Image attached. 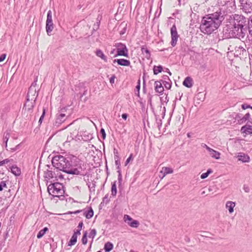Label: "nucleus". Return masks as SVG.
<instances>
[{"label":"nucleus","mask_w":252,"mask_h":252,"mask_svg":"<svg viewBox=\"0 0 252 252\" xmlns=\"http://www.w3.org/2000/svg\"><path fill=\"white\" fill-rule=\"evenodd\" d=\"M219 13L215 12L204 17L201 21V30L207 34H210L220 26L221 20Z\"/></svg>","instance_id":"1"},{"label":"nucleus","mask_w":252,"mask_h":252,"mask_svg":"<svg viewBox=\"0 0 252 252\" xmlns=\"http://www.w3.org/2000/svg\"><path fill=\"white\" fill-rule=\"evenodd\" d=\"M36 96L37 94L35 90H29L27 94V101L24 106L25 111L28 112L32 111L35 104Z\"/></svg>","instance_id":"2"},{"label":"nucleus","mask_w":252,"mask_h":252,"mask_svg":"<svg viewBox=\"0 0 252 252\" xmlns=\"http://www.w3.org/2000/svg\"><path fill=\"white\" fill-rule=\"evenodd\" d=\"M52 162L55 167L60 170L64 171L68 166V161L61 155L55 156L52 159Z\"/></svg>","instance_id":"3"},{"label":"nucleus","mask_w":252,"mask_h":252,"mask_svg":"<svg viewBox=\"0 0 252 252\" xmlns=\"http://www.w3.org/2000/svg\"><path fill=\"white\" fill-rule=\"evenodd\" d=\"M49 193L55 197H59L63 195L64 193L62 185L56 183L49 185L48 187Z\"/></svg>","instance_id":"4"},{"label":"nucleus","mask_w":252,"mask_h":252,"mask_svg":"<svg viewBox=\"0 0 252 252\" xmlns=\"http://www.w3.org/2000/svg\"><path fill=\"white\" fill-rule=\"evenodd\" d=\"M54 29V24L52 20V12L49 10L47 13V20L46 22V31L48 35H51V32Z\"/></svg>","instance_id":"5"},{"label":"nucleus","mask_w":252,"mask_h":252,"mask_svg":"<svg viewBox=\"0 0 252 252\" xmlns=\"http://www.w3.org/2000/svg\"><path fill=\"white\" fill-rule=\"evenodd\" d=\"M117 54L115 55V57L117 56H124L127 57H128V49H127L126 46L122 43L118 44L117 46Z\"/></svg>","instance_id":"6"},{"label":"nucleus","mask_w":252,"mask_h":252,"mask_svg":"<svg viewBox=\"0 0 252 252\" xmlns=\"http://www.w3.org/2000/svg\"><path fill=\"white\" fill-rule=\"evenodd\" d=\"M170 32L171 35V44L173 47H174L177 44V42L179 37L177 28L175 25H173L171 28Z\"/></svg>","instance_id":"7"},{"label":"nucleus","mask_w":252,"mask_h":252,"mask_svg":"<svg viewBox=\"0 0 252 252\" xmlns=\"http://www.w3.org/2000/svg\"><path fill=\"white\" fill-rule=\"evenodd\" d=\"M124 220L132 227L137 228L139 225V222L137 220H133L132 218L127 215H124Z\"/></svg>","instance_id":"8"},{"label":"nucleus","mask_w":252,"mask_h":252,"mask_svg":"<svg viewBox=\"0 0 252 252\" xmlns=\"http://www.w3.org/2000/svg\"><path fill=\"white\" fill-rule=\"evenodd\" d=\"M204 147L208 150L209 152L210 155L212 158L219 159L220 158V153L217 151L214 150V149L210 148L207 145H204Z\"/></svg>","instance_id":"9"},{"label":"nucleus","mask_w":252,"mask_h":252,"mask_svg":"<svg viewBox=\"0 0 252 252\" xmlns=\"http://www.w3.org/2000/svg\"><path fill=\"white\" fill-rule=\"evenodd\" d=\"M240 131L244 137H246L247 135L251 134H252V126L246 125L241 127Z\"/></svg>","instance_id":"10"},{"label":"nucleus","mask_w":252,"mask_h":252,"mask_svg":"<svg viewBox=\"0 0 252 252\" xmlns=\"http://www.w3.org/2000/svg\"><path fill=\"white\" fill-rule=\"evenodd\" d=\"M80 234L81 233L80 232V230H77L76 231H75L68 242V246H71L74 245L77 242L78 236L80 235Z\"/></svg>","instance_id":"11"},{"label":"nucleus","mask_w":252,"mask_h":252,"mask_svg":"<svg viewBox=\"0 0 252 252\" xmlns=\"http://www.w3.org/2000/svg\"><path fill=\"white\" fill-rule=\"evenodd\" d=\"M113 62L114 63H117L119 65L125 66H128L130 64V62L129 60L124 59H115L114 60Z\"/></svg>","instance_id":"12"},{"label":"nucleus","mask_w":252,"mask_h":252,"mask_svg":"<svg viewBox=\"0 0 252 252\" xmlns=\"http://www.w3.org/2000/svg\"><path fill=\"white\" fill-rule=\"evenodd\" d=\"M173 172V170L168 167H163L160 171V173L162 175V177H164L167 174H172Z\"/></svg>","instance_id":"13"},{"label":"nucleus","mask_w":252,"mask_h":252,"mask_svg":"<svg viewBox=\"0 0 252 252\" xmlns=\"http://www.w3.org/2000/svg\"><path fill=\"white\" fill-rule=\"evenodd\" d=\"M155 90L158 93L162 94L163 93L164 88L160 81L155 82Z\"/></svg>","instance_id":"14"},{"label":"nucleus","mask_w":252,"mask_h":252,"mask_svg":"<svg viewBox=\"0 0 252 252\" xmlns=\"http://www.w3.org/2000/svg\"><path fill=\"white\" fill-rule=\"evenodd\" d=\"M235 206V203L231 201L226 202L225 207L228 210L229 213L231 214L234 211V208Z\"/></svg>","instance_id":"15"},{"label":"nucleus","mask_w":252,"mask_h":252,"mask_svg":"<svg viewBox=\"0 0 252 252\" xmlns=\"http://www.w3.org/2000/svg\"><path fill=\"white\" fill-rule=\"evenodd\" d=\"M183 84L187 88H191L193 86V80L191 77H187L185 79Z\"/></svg>","instance_id":"16"},{"label":"nucleus","mask_w":252,"mask_h":252,"mask_svg":"<svg viewBox=\"0 0 252 252\" xmlns=\"http://www.w3.org/2000/svg\"><path fill=\"white\" fill-rule=\"evenodd\" d=\"M238 160L241 161L243 162H248L250 160V158L249 156L242 154L238 157Z\"/></svg>","instance_id":"17"},{"label":"nucleus","mask_w":252,"mask_h":252,"mask_svg":"<svg viewBox=\"0 0 252 252\" xmlns=\"http://www.w3.org/2000/svg\"><path fill=\"white\" fill-rule=\"evenodd\" d=\"M95 54L97 57L100 58L104 62H107L106 56L104 54V53L101 50H100V49L96 50V51L95 52Z\"/></svg>","instance_id":"18"},{"label":"nucleus","mask_w":252,"mask_h":252,"mask_svg":"<svg viewBox=\"0 0 252 252\" xmlns=\"http://www.w3.org/2000/svg\"><path fill=\"white\" fill-rule=\"evenodd\" d=\"M141 51L142 54L144 55L145 57L147 59H149L151 57V54L149 50L144 47H141Z\"/></svg>","instance_id":"19"},{"label":"nucleus","mask_w":252,"mask_h":252,"mask_svg":"<svg viewBox=\"0 0 252 252\" xmlns=\"http://www.w3.org/2000/svg\"><path fill=\"white\" fill-rule=\"evenodd\" d=\"M84 214L87 219H89L93 217L94 211L92 208H90L89 210L85 211Z\"/></svg>","instance_id":"20"},{"label":"nucleus","mask_w":252,"mask_h":252,"mask_svg":"<svg viewBox=\"0 0 252 252\" xmlns=\"http://www.w3.org/2000/svg\"><path fill=\"white\" fill-rule=\"evenodd\" d=\"M66 115L64 113H61L57 116V122L60 124L63 123L65 119Z\"/></svg>","instance_id":"21"},{"label":"nucleus","mask_w":252,"mask_h":252,"mask_svg":"<svg viewBox=\"0 0 252 252\" xmlns=\"http://www.w3.org/2000/svg\"><path fill=\"white\" fill-rule=\"evenodd\" d=\"M11 170V172L16 176H19L21 174L20 169L17 166H12Z\"/></svg>","instance_id":"22"},{"label":"nucleus","mask_w":252,"mask_h":252,"mask_svg":"<svg viewBox=\"0 0 252 252\" xmlns=\"http://www.w3.org/2000/svg\"><path fill=\"white\" fill-rule=\"evenodd\" d=\"M113 248V245L110 242H107L104 245V250L106 252L111 251Z\"/></svg>","instance_id":"23"},{"label":"nucleus","mask_w":252,"mask_h":252,"mask_svg":"<svg viewBox=\"0 0 252 252\" xmlns=\"http://www.w3.org/2000/svg\"><path fill=\"white\" fill-rule=\"evenodd\" d=\"M117 187H116V182H113L112 184V187H111V195L113 196H115L117 194Z\"/></svg>","instance_id":"24"},{"label":"nucleus","mask_w":252,"mask_h":252,"mask_svg":"<svg viewBox=\"0 0 252 252\" xmlns=\"http://www.w3.org/2000/svg\"><path fill=\"white\" fill-rule=\"evenodd\" d=\"M250 117H251V115L249 113L246 114L244 116V117L240 120V121H239V123L242 124V123L245 122L246 121L249 120L250 119Z\"/></svg>","instance_id":"25"},{"label":"nucleus","mask_w":252,"mask_h":252,"mask_svg":"<svg viewBox=\"0 0 252 252\" xmlns=\"http://www.w3.org/2000/svg\"><path fill=\"white\" fill-rule=\"evenodd\" d=\"M48 230V229L47 227H45L43 229L40 230L37 234V237L38 239L41 238Z\"/></svg>","instance_id":"26"},{"label":"nucleus","mask_w":252,"mask_h":252,"mask_svg":"<svg viewBox=\"0 0 252 252\" xmlns=\"http://www.w3.org/2000/svg\"><path fill=\"white\" fill-rule=\"evenodd\" d=\"M162 70V67L161 65L159 66H155L154 67L153 71L154 74H158V73L161 72Z\"/></svg>","instance_id":"27"},{"label":"nucleus","mask_w":252,"mask_h":252,"mask_svg":"<svg viewBox=\"0 0 252 252\" xmlns=\"http://www.w3.org/2000/svg\"><path fill=\"white\" fill-rule=\"evenodd\" d=\"M213 172V171L211 170V169H208L207 171V172L206 173H204L203 174H201V179H205L206 178H207L208 175L210 174V173H212Z\"/></svg>","instance_id":"28"},{"label":"nucleus","mask_w":252,"mask_h":252,"mask_svg":"<svg viewBox=\"0 0 252 252\" xmlns=\"http://www.w3.org/2000/svg\"><path fill=\"white\" fill-rule=\"evenodd\" d=\"M87 237V232L86 231H85L84 233L83 236L82 238V242L84 245H86L88 242Z\"/></svg>","instance_id":"29"},{"label":"nucleus","mask_w":252,"mask_h":252,"mask_svg":"<svg viewBox=\"0 0 252 252\" xmlns=\"http://www.w3.org/2000/svg\"><path fill=\"white\" fill-rule=\"evenodd\" d=\"M96 234V231L94 229H91L90 232V237H92L93 239L95 236Z\"/></svg>","instance_id":"30"},{"label":"nucleus","mask_w":252,"mask_h":252,"mask_svg":"<svg viewBox=\"0 0 252 252\" xmlns=\"http://www.w3.org/2000/svg\"><path fill=\"white\" fill-rule=\"evenodd\" d=\"M3 188H7V185L5 181H1L0 183V191H2Z\"/></svg>","instance_id":"31"},{"label":"nucleus","mask_w":252,"mask_h":252,"mask_svg":"<svg viewBox=\"0 0 252 252\" xmlns=\"http://www.w3.org/2000/svg\"><path fill=\"white\" fill-rule=\"evenodd\" d=\"M133 155L131 154L126 161L125 166H126L131 160H133Z\"/></svg>","instance_id":"32"},{"label":"nucleus","mask_w":252,"mask_h":252,"mask_svg":"<svg viewBox=\"0 0 252 252\" xmlns=\"http://www.w3.org/2000/svg\"><path fill=\"white\" fill-rule=\"evenodd\" d=\"M249 33L252 36V18L249 24Z\"/></svg>","instance_id":"33"},{"label":"nucleus","mask_w":252,"mask_h":252,"mask_svg":"<svg viewBox=\"0 0 252 252\" xmlns=\"http://www.w3.org/2000/svg\"><path fill=\"white\" fill-rule=\"evenodd\" d=\"M9 162V160L8 159H5L2 161H0V166H3L5 164H7Z\"/></svg>","instance_id":"34"},{"label":"nucleus","mask_w":252,"mask_h":252,"mask_svg":"<svg viewBox=\"0 0 252 252\" xmlns=\"http://www.w3.org/2000/svg\"><path fill=\"white\" fill-rule=\"evenodd\" d=\"M100 133L102 135V138L103 139H105L106 138V133L103 128H101L100 130Z\"/></svg>","instance_id":"35"},{"label":"nucleus","mask_w":252,"mask_h":252,"mask_svg":"<svg viewBox=\"0 0 252 252\" xmlns=\"http://www.w3.org/2000/svg\"><path fill=\"white\" fill-rule=\"evenodd\" d=\"M241 107L243 109L245 110L248 108H250L251 106L247 104H243L242 105Z\"/></svg>","instance_id":"36"},{"label":"nucleus","mask_w":252,"mask_h":252,"mask_svg":"<svg viewBox=\"0 0 252 252\" xmlns=\"http://www.w3.org/2000/svg\"><path fill=\"white\" fill-rule=\"evenodd\" d=\"M6 57V54H3L0 56V62L3 61Z\"/></svg>","instance_id":"37"},{"label":"nucleus","mask_w":252,"mask_h":252,"mask_svg":"<svg viewBox=\"0 0 252 252\" xmlns=\"http://www.w3.org/2000/svg\"><path fill=\"white\" fill-rule=\"evenodd\" d=\"M243 189L246 192H249L250 191V188L248 186L244 185L243 187Z\"/></svg>","instance_id":"38"},{"label":"nucleus","mask_w":252,"mask_h":252,"mask_svg":"<svg viewBox=\"0 0 252 252\" xmlns=\"http://www.w3.org/2000/svg\"><path fill=\"white\" fill-rule=\"evenodd\" d=\"M44 115H45V110H43L42 115H41V116L40 117V118L39 119V123H42V121L44 117Z\"/></svg>","instance_id":"39"},{"label":"nucleus","mask_w":252,"mask_h":252,"mask_svg":"<svg viewBox=\"0 0 252 252\" xmlns=\"http://www.w3.org/2000/svg\"><path fill=\"white\" fill-rule=\"evenodd\" d=\"M127 116L128 115L126 113L123 114L122 115V117L123 118V119H124L125 120H126Z\"/></svg>","instance_id":"40"},{"label":"nucleus","mask_w":252,"mask_h":252,"mask_svg":"<svg viewBox=\"0 0 252 252\" xmlns=\"http://www.w3.org/2000/svg\"><path fill=\"white\" fill-rule=\"evenodd\" d=\"M164 85L165 88L167 89H169L171 88V84L168 83H166V84H165Z\"/></svg>","instance_id":"41"},{"label":"nucleus","mask_w":252,"mask_h":252,"mask_svg":"<svg viewBox=\"0 0 252 252\" xmlns=\"http://www.w3.org/2000/svg\"><path fill=\"white\" fill-rule=\"evenodd\" d=\"M83 225V223L82 222H81L79 223V225H78V227L80 228L78 230H80V231H81V229H82V226Z\"/></svg>","instance_id":"42"},{"label":"nucleus","mask_w":252,"mask_h":252,"mask_svg":"<svg viewBox=\"0 0 252 252\" xmlns=\"http://www.w3.org/2000/svg\"><path fill=\"white\" fill-rule=\"evenodd\" d=\"M114 80H115V77L113 76L110 79V82L111 84H113L114 83Z\"/></svg>","instance_id":"43"},{"label":"nucleus","mask_w":252,"mask_h":252,"mask_svg":"<svg viewBox=\"0 0 252 252\" xmlns=\"http://www.w3.org/2000/svg\"><path fill=\"white\" fill-rule=\"evenodd\" d=\"M240 118V114H237L236 115V118Z\"/></svg>","instance_id":"44"},{"label":"nucleus","mask_w":252,"mask_h":252,"mask_svg":"<svg viewBox=\"0 0 252 252\" xmlns=\"http://www.w3.org/2000/svg\"><path fill=\"white\" fill-rule=\"evenodd\" d=\"M250 109L252 110V106H251Z\"/></svg>","instance_id":"45"},{"label":"nucleus","mask_w":252,"mask_h":252,"mask_svg":"<svg viewBox=\"0 0 252 252\" xmlns=\"http://www.w3.org/2000/svg\"><path fill=\"white\" fill-rule=\"evenodd\" d=\"M100 252V251H97V252Z\"/></svg>","instance_id":"46"}]
</instances>
